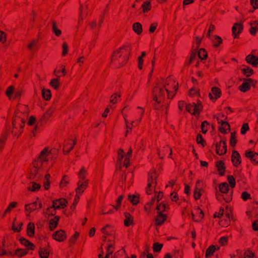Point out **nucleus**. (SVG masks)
I'll use <instances>...</instances> for the list:
<instances>
[{
    "instance_id": "0eeeda50",
    "label": "nucleus",
    "mask_w": 258,
    "mask_h": 258,
    "mask_svg": "<svg viewBox=\"0 0 258 258\" xmlns=\"http://www.w3.org/2000/svg\"><path fill=\"white\" fill-rule=\"evenodd\" d=\"M14 94V98L17 99L20 97L21 95V90L20 89H17L14 91V87L11 86L9 87L6 92L7 95L9 98V99H12V95Z\"/></svg>"
},
{
    "instance_id": "338daca9",
    "label": "nucleus",
    "mask_w": 258,
    "mask_h": 258,
    "mask_svg": "<svg viewBox=\"0 0 258 258\" xmlns=\"http://www.w3.org/2000/svg\"><path fill=\"white\" fill-rule=\"evenodd\" d=\"M252 228L254 230L257 231L258 230V222L254 221L252 223Z\"/></svg>"
},
{
    "instance_id": "aec40b11",
    "label": "nucleus",
    "mask_w": 258,
    "mask_h": 258,
    "mask_svg": "<svg viewBox=\"0 0 258 258\" xmlns=\"http://www.w3.org/2000/svg\"><path fill=\"white\" fill-rule=\"evenodd\" d=\"M37 205V201H35L30 204H27L25 205V210L27 212H32L36 209Z\"/></svg>"
},
{
    "instance_id": "0e129e2a",
    "label": "nucleus",
    "mask_w": 258,
    "mask_h": 258,
    "mask_svg": "<svg viewBox=\"0 0 258 258\" xmlns=\"http://www.w3.org/2000/svg\"><path fill=\"white\" fill-rule=\"evenodd\" d=\"M149 249V247L147 248L146 250L145 251V252L144 253V255H147V258H154L152 254H151V253L147 254L148 252Z\"/></svg>"
},
{
    "instance_id": "7ed1b4c3",
    "label": "nucleus",
    "mask_w": 258,
    "mask_h": 258,
    "mask_svg": "<svg viewBox=\"0 0 258 258\" xmlns=\"http://www.w3.org/2000/svg\"><path fill=\"white\" fill-rule=\"evenodd\" d=\"M51 154V151L48 150V148H45L44 150H43L39 155L38 161L34 163V171L37 173V172L39 169V166L38 165V163L40 162L42 164V163L44 162H47L48 161V156Z\"/></svg>"
},
{
    "instance_id": "680f3d73",
    "label": "nucleus",
    "mask_w": 258,
    "mask_h": 258,
    "mask_svg": "<svg viewBox=\"0 0 258 258\" xmlns=\"http://www.w3.org/2000/svg\"><path fill=\"white\" fill-rule=\"evenodd\" d=\"M186 105H188V104L185 103L183 101H180L178 103V107L180 109H182V108L184 107L186 108Z\"/></svg>"
},
{
    "instance_id": "412c9836",
    "label": "nucleus",
    "mask_w": 258,
    "mask_h": 258,
    "mask_svg": "<svg viewBox=\"0 0 258 258\" xmlns=\"http://www.w3.org/2000/svg\"><path fill=\"white\" fill-rule=\"evenodd\" d=\"M20 241L24 246L27 247H29L31 249H33L34 247V244L31 242L29 241L27 239L21 238L20 239Z\"/></svg>"
},
{
    "instance_id": "09e8293b",
    "label": "nucleus",
    "mask_w": 258,
    "mask_h": 258,
    "mask_svg": "<svg viewBox=\"0 0 258 258\" xmlns=\"http://www.w3.org/2000/svg\"><path fill=\"white\" fill-rule=\"evenodd\" d=\"M249 130V127H248V124L247 123H245L244 124L242 127H241V133L242 134V135H244L245 134V133L247 131H248Z\"/></svg>"
},
{
    "instance_id": "58836bf2",
    "label": "nucleus",
    "mask_w": 258,
    "mask_h": 258,
    "mask_svg": "<svg viewBox=\"0 0 258 258\" xmlns=\"http://www.w3.org/2000/svg\"><path fill=\"white\" fill-rule=\"evenodd\" d=\"M128 200L134 205H136L139 202L138 198L136 196H135L134 195H129L128 196Z\"/></svg>"
},
{
    "instance_id": "a211bd4d",
    "label": "nucleus",
    "mask_w": 258,
    "mask_h": 258,
    "mask_svg": "<svg viewBox=\"0 0 258 258\" xmlns=\"http://www.w3.org/2000/svg\"><path fill=\"white\" fill-rule=\"evenodd\" d=\"M212 94L211 93L209 94V96L211 99H216L217 98L220 97V91L219 89L217 87H213L212 89Z\"/></svg>"
},
{
    "instance_id": "2eb2a0df",
    "label": "nucleus",
    "mask_w": 258,
    "mask_h": 258,
    "mask_svg": "<svg viewBox=\"0 0 258 258\" xmlns=\"http://www.w3.org/2000/svg\"><path fill=\"white\" fill-rule=\"evenodd\" d=\"M245 156L246 157L249 158L251 161L258 164V161L256 160L258 158V154L257 153H253L250 151H247L245 152Z\"/></svg>"
},
{
    "instance_id": "052dcab7",
    "label": "nucleus",
    "mask_w": 258,
    "mask_h": 258,
    "mask_svg": "<svg viewBox=\"0 0 258 258\" xmlns=\"http://www.w3.org/2000/svg\"><path fill=\"white\" fill-rule=\"evenodd\" d=\"M245 258H251L254 256V253L250 250L245 253Z\"/></svg>"
},
{
    "instance_id": "864d4df0",
    "label": "nucleus",
    "mask_w": 258,
    "mask_h": 258,
    "mask_svg": "<svg viewBox=\"0 0 258 258\" xmlns=\"http://www.w3.org/2000/svg\"><path fill=\"white\" fill-rule=\"evenodd\" d=\"M35 122H36L35 118L34 116H31L29 118L28 123L30 125H33L35 124Z\"/></svg>"
},
{
    "instance_id": "7c9ffc66",
    "label": "nucleus",
    "mask_w": 258,
    "mask_h": 258,
    "mask_svg": "<svg viewBox=\"0 0 258 258\" xmlns=\"http://www.w3.org/2000/svg\"><path fill=\"white\" fill-rule=\"evenodd\" d=\"M42 95L43 98L46 100L50 99L51 93L49 90L43 89L42 91Z\"/></svg>"
},
{
    "instance_id": "13d9d810",
    "label": "nucleus",
    "mask_w": 258,
    "mask_h": 258,
    "mask_svg": "<svg viewBox=\"0 0 258 258\" xmlns=\"http://www.w3.org/2000/svg\"><path fill=\"white\" fill-rule=\"evenodd\" d=\"M250 3L254 9L258 8V0H250Z\"/></svg>"
},
{
    "instance_id": "cd10ccee",
    "label": "nucleus",
    "mask_w": 258,
    "mask_h": 258,
    "mask_svg": "<svg viewBox=\"0 0 258 258\" xmlns=\"http://www.w3.org/2000/svg\"><path fill=\"white\" fill-rule=\"evenodd\" d=\"M133 30L138 34L141 33L142 31V26L141 24L138 22L135 23L133 25Z\"/></svg>"
},
{
    "instance_id": "1a4fd4ad",
    "label": "nucleus",
    "mask_w": 258,
    "mask_h": 258,
    "mask_svg": "<svg viewBox=\"0 0 258 258\" xmlns=\"http://www.w3.org/2000/svg\"><path fill=\"white\" fill-rule=\"evenodd\" d=\"M52 237L55 240L60 242L64 240L67 235L63 230H59L55 232L52 234Z\"/></svg>"
},
{
    "instance_id": "37998d69",
    "label": "nucleus",
    "mask_w": 258,
    "mask_h": 258,
    "mask_svg": "<svg viewBox=\"0 0 258 258\" xmlns=\"http://www.w3.org/2000/svg\"><path fill=\"white\" fill-rule=\"evenodd\" d=\"M150 6V2H145L143 3V4L142 5V7L143 9L144 12H146L150 9V8H149Z\"/></svg>"
},
{
    "instance_id": "e2e57ef3",
    "label": "nucleus",
    "mask_w": 258,
    "mask_h": 258,
    "mask_svg": "<svg viewBox=\"0 0 258 258\" xmlns=\"http://www.w3.org/2000/svg\"><path fill=\"white\" fill-rule=\"evenodd\" d=\"M112 246L111 245H109L107 249V253L105 256V258H109V256L112 254V251L110 249V248Z\"/></svg>"
},
{
    "instance_id": "49530a36",
    "label": "nucleus",
    "mask_w": 258,
    "mask_h": 258,
    "mask_svg": "<svg viewBox=\"0 0 258 258\" xmlns=\"http://www.w3.org/2000/svg\"><path fill=\"white\" fill-rule=\"evenodd\" d=\"M26 253H27L26 251H24L21 249H18L16 250L14 254L19 256H22L25 255Z\"/></svg>"
},
{
    "instance_id": "6e6552de",
    "label": "nucleus",
    "mask_w": 258,
    "mask_h": 258,
    "mask_svg": "<svg viewBox=\"0 0 258 258\" xmlns=\"http://www.w3.org/2000/svg\"><path fill=\"white\" fill-rule=\"evenodd\" d=\"M216 152L218 154L221 155L226 153V143L225 141L221 142L220 143H217L216 145Z\"/></svg>"
},
{
    "instance_id": "8fccbe9b",
    "label": "nucleus",
    "mask_w": 258,
    "mask_h": 258,
    "mask_svg": "<svg viewBox=\"0 0 258 258\" xmlns=\"http://www.w3.org/2000/svg\"><path fill=\"white\" fill-rule=\"evenodd\" d=\"M241 198L244 201H246L248 199H250V195L247 192L244 191L241 194Z\"/></svg>"
},
{
    "instance_id": "f03ea898",
    "label": "nucleus",
    "mask_w": 258,
    "mask_h": 258,
    "mask_svg": "<svg viewBox=\"0 0 258 258\" xmlns=\"http://www.w3.org/2000/svg\"><path fill=\"white\" fill-rule=\"evenodd\" d=\"M86 173V170L83 167L78 173L79 177L80 179L82 181V182L80 184L79 183L78 187L76 188V194L78 196L77 199L79 198L78 195L81 194L84 191V189L87 187V182L85 180V175Z\"/></svg>"
},
{
    "instance_id": "ddd939ff",
    "label": "nucleus",
    "mask_w": 258,
    "mask_h": 258,
    "mask_svg": "<svg viewBox=\"0 0 258 258\" xmlns=\"http://www.w3.org/2000/svg\"><path fill=\"white\" fill-rule=\"evenodd\" d=\"M217 118L218 122L221 124V126L220 127V131L223 133H226V131L230 129L229 124L227 122L220 120L218 117Z\"/></svg>"
},
{
    "instance_id": "20e7f679",
    "label": "nucleus",
    "mask_w": 258,
    "mask_h": 258,
    "mask_svg": "<svg viewBox=\"0 0 258 258\" xmlns=\"http://www.w3.org/2000/svg\"><path fill=\"white\" fill-rule=\"evenodd\" d=\"M219 189L220 192L221 193H216V198L217 200L219 201H221V198L224 199L225 201L227 203H228L231 200V198L229 197L228 198L225 197L224 195L221 194H227L229 190V186L228 184L226 182H224L219 185Z\"/></svg>"
},
{
    "instance_id": "f704fd0d",
    "label": "nucleus",
    "mask_w": 258,
    "mask_h": 258,
    "mask_svg": "<svg viewBox=\"0 0 258 258\" xmlns=\"http://www.w3.org/2000/svg\"><path fill=\"white\" fill-rule=\"evenodd\" d=\"M163 247V244L158 242H155L153 244V248L154 252H159Z\"/></svg>"
},
{
    "instance_id": "bb28decb",
    "label": "nucleus",
    "mask_w": 258,
    "mask_h": 258,
    "mask_svg": "<svg viewBox=\"0 0 258 258\" xmlns=\"http://www.w3.org/2000/svg\"><path fill=\"white\" fill-rule=\"evenodd\" d=\"M250 32L252 35H255L256 30H258V21H254L253 23H250Z\"/></svg>"
},
{
    "instance_id": "69168bd1",
    "label": "nucleus",
    "mask_w": 258,
    "mask_h": 258,
    "mask_svg": "<svg viewBox=\"0 0 258 258\" xmlns=\"http://www.w3.org/2000/svg\"><path fill=\"white\" fill-rule=\"evenodd\" d=\"M231 212V209L230 208H229L228 207H226V217L230 219V212Z\"/></svg>"
},
{
    "instance_id": "5fc2aeb1",
    "label": "nucleus",
    "mask_w": 258,
    "mask_h": 258,
    "mask_svg": "<svg viewBox=\"0 0 258 258\" xmlns=\"http://www.w3.org/2000/svg\"><path fill=\"white\" fill-rule=\"evenodd\" d=\"M118 156L119 157V161L120 162V163H121V160L122 159H123V158L124 157V151L122 149H119V151H118Z\"/></svg>"
},
{
    "instance_id": "5701e85b",
    "label": "nucleus",
    "mask_w": 258,
    "mask_h": 258,
    "mask_svg": "<svg viewBox=\"0 0 258 258\" xmlns=\"http://www.w3.org/2000/svg\"><path fill=\"white\" fill-rule=\"evenodd\" d=\"M49 251L44 248H40L39 251V254L41 258H48L49 255Z\"/></svg>"
},
{
    "instance_id": "e433bc0d",
    "label": "nucleus",
    "mask_w": 258,
    "mask_h": 258,
    "mask_svg": "<svg viewBox=\"0 0 258 258\" xmlns=\"http://www.w3.org/2000/svg\"><path fill=\"white\" fill-rule=\"evenodd\" d=\"M40 187V185L35 182H32V186H29L28 187V189L32 191H35L37 190H38Z\"/></svg>"
},
{
    "instance_id": "de8ad7c7",
    "label": "nucleus",
    "mask_w": 258,
    "mask_h": 258,
    "mask_svg": "<svg viewBox=\"0 0 258 258\" xmlns=\"http://www.w3.org/2000/svg\"><path fill=\"white\" fill-rule=\"evenodd\" d=\"M50 177V175L49 174H46L45 177V181L44 182V186L46 189L48 188V186L49 185V183L48 181V179Z\"/></svg>"
},
{
    "instance_id": "ea45409f",
    "label": "nucleus",
    "mask_w": 258,
    "mask_h": 258,
    "mask_svg": "<svg viewBox=\"0 0 258 258\" xmlns=\"http://www.w3.org/2000/svg\"><path fill=\"white\" fill-rule=\"evenodd\" d=\"M243 73L246 76V77H248L250 76L253 73V71L251 69H250L248 68H243L242 70Z\"/></svg>"
},
{
    "instance_id": "dca6fc26",
    "label": "nucleus",
    "mask_w": 258,
    "mask_h": 258,
    "mask_svg": "<svg viewBox=\"0 0 258 258\" xmlns=\"http://www.w3.org/2000/svg\"><path fill=\"white\" fill-rule=\"evenodd\" d=\"M59 217L55 216L53 219H51L49 222V228L50 230H53L58 224Z\"/></svg>"
},
{
    "instance_id": "c85d7f7f",
    "label": "nucleus",
    "mask_w": 258,
    "mask_h": 258,
    "mask_svg": "<svg viewBox=\"0 0 258 258\" xmlns=\"http://www.w3.org/2000/svg\"><path fill=\"white\" fill-rule=\"evenodd\" d=\"M27 232L29 236L32 237L34 234V224L31 223H29L27 227Z\"/></svg>"
},
{
    "instance_id": "a19ab883",
    "label": "nucleus",
    "mask_w": 258,
    "mask_h": 258,
    "mask_svg": "<svg viewBox=\"0 0 258 258\" xmlns=\"http://www.w3.org/2000/svg\"><path fill=\"white\" fill-rule=\"evenodd\" d=\"M201 188H198L197 186L196 187L194 192V197L196 200L199 199L201 196Z\"/></svg>"
},
{
    "instance_id": "79ce46f5",
    "label": "nucleus",
    "mask_w": 258,
    "mask_h": 258,
    "mask_svg": "<svg viewBox=\"0 0 258 258\" xmlns=\"http://www.w3.org/2000/svg\"><path fill=\"white\" fill-rule=\"evenodd\" d=\"M228 180L231 187H234L235 185V179L232 175L228 176Z\"/></svg>"
},
{
    "instance_id": "774afa93",
    "label": "nucleus",
    "mask_w": 258,
    "mask_h": 258,
    "mask_svg": "<svg viewBox=\"0 0 258 258\" xmlns=\"http://www.w3.org/2000/svg\"><path fill=\"white\" fill-rule=\"evenodd\" d=\"M156 26L157 24H151L149 30L150 32L151 33L153 32L156 28Z\"/></svg>"
},
{
    "instance_id": "9d476101",
    "label": "nucleus",
    "mask_w": 258,
    "mask_h": 258,
    "mask_svg": "<svg viewBox=\"0 0 258 258\" xmlns=\"http://www.w3.org/2000/svg\"><path fill=\"white\" fill-rule=\"evenodd\" d=\"M252 82V80L250 79H244L242 85L239 86V89L243 92H246L249 89Z\"/></svg>"
},
{
    "instance_id": "39448f33",
    "label": "nucleus",
    "mask_w": 258,
    "mask_h": 258,
    "mask_svg": "<svg viewBox=\"0 0 258 258\" xmlns=\"http://www.w3.org/2000/svg\"><path fill=\"white\" fill-rule=\"evenodd\" d=\"M186 110L189 113L196 115L197 113H199L201 110V108L199 105L193 103L192 104H188V105H186Z\"/></svg>"
},
{
    "instance_id": "bf43d9fd",
    "label": "nucleus",
    "mask_w": 258,
    "mask_h": 258,
    "mask_svg": "<svg viewBox=\"0 0 258 258\" xmlns=\"http://www.w3.org/2000/svg\"><path fill=\"white\" fill-rule=\"evenodd\" d=\"M197 141L198 144H203L204 142V139L202 138V136L200 134H198L197 137ZM204 146L203 144H202Z\"/></svg>"
},
{
    "instance_id": "473e14b6",
    "label": "nucleus",
    "mask_w": 258,
    "mask_h": 258,
    "mask_svg": "<svg viewBox=\"0 0 258 258\" xmlns=\"http://www.w3.org/2000/svg\"><path fill=\"white\" fill-rule=\"evenodd\" d=\"M162 194L161 193L155 192V196L152 197V202L150 203L151 205L153 204V203L157 200V203L162 199Z\"/></svg>"
},
{
    "instance_id": "4468645a",
    "label": "nucleus",
    "mask_w": 258,
    "mask_h": 258,
    "mask_svg": "<svg viewBox=\"0 0 258 258\" xmlns=\"http://www.w3.org/2000/svg\"><path fill=\"white\" fill-rule=\"evenodd\" d=\"M246 60L248 63L254 67L258 64V57L252 54H249L246 56Z\"/></svg>"
},
{
    "instance_id": "f8f14e48",
    "label": "nucleus",
    "mask_w": 258,
    "mask_h": 258,
    "mask_svg": "<svg viewBox=\"0 0 258 258\" xmlns=\"http://www.w3.org/2000/svg\"><path fill=\"white\" fill-rule=\"evenodd\" d=\"M232 161L234 166H237L241 163L240 154L236 151H233Z\"/></svg>"
},
{
    "instance_id": "423d86ee",
    "label": "nucleus",
    "mask_w": 258,
    "mask_h": 258,
    "mask_svg": "<svg viewBox=\"0 0 258 258\" xmlns=\"http://www.w3.org/2000/svg\"><path fill=\"white\" fill-rule=\"evenodd\" d=\"M67 203L65 199L56 200L53 201L52 208H54L55 210L64 208L66 207Z\"/></svg>"
},
{
    "instance_id": "4d7b16f0",
    "label": "nucleus",
    "mask_w": 258,
    "mask_h": 258,
    "mask_svg": "<svg viewBox=\"0 0 258 258\" xmlns=\"http://www.w3.org/2000/svg\"><path fill=\"white\" fill-rule=\"evenodd\" d=\"M6 40V35L4 32L0 31V42H4Z\"/></svg>"
},
{
    "instance_id": "f3484780",
    "label": "nucleus",
    "mask_w": 258,
    "mask_h": 258,
    "mask_svg": "<svg viewBox=\"0 0 258 258\" xmlns=\"http://www.w3.org/2000/svg\"><path fill=\"white\" fill-rule=\"evenodd\" d=\"M155 178V177L153 175H151L148 179L149 183L146 189V192L148 195H151L152 194L153 190L152 184L154 183Z\"/></svg>"
},
{
    "instance_id": "72a5a7b5",
    "label": "nucleus",
    "mask_w": 258,
    "mask_h": 258,
    "mask_svg": "<svg viewBox=\"0 0 258 258\" xmlns=\"http://www.w3.org/2000/svg\"><path fill=\"white\" fill-rule=\"evenodd\" d=\"M59 80L58 79H52L50 84L55 89H57L59 85Z\"/></svg>"
},
{
    "instance_id": "c9c22d12",
    "label": "nucleus",
    "mask_w": 258,
    "mask_h": 258,
    "mask_svg": "<svg viewBox=\"0 0 258 258\" xmlns=\"http://www.w3.org/2000/svg\"><path fill=\"white\" fill-rule=\"evenodd\" d=\"M75 142H73V144L70 143L68 145H66L63 149V152L64 154H68L74 147Z\"/></svg>"
},
{
    "instance_id": "4be33fe9",
    "label": "nucleus",
    "mask_w": 258,
    "mask_h": 258,
    "mask_svg": "<svg viewBox=\"0 0 258 258\" xmlns=\"http://www.w3.org/2000/svg\"><path fill=\"white\" fill-rule=\"evenodd\" d=\"M216 250V248L213 245H211L206 250L205 256L206 258H208L209 256L212 255L214 252Z\"/></svg>"
},
{
    "instance_id": "a18cd8bd",
    "label": "nucleus",
    "mask_w": 258,
    "mask_h": 258,
    "mask_svg": "<svg viewBox=\"0 0 258 258\" xmlns=\"http://www.w3.org/2000/svg\"><path fill=\"white\" fill-rule=\"evenodd\" d=\"M230 143L231 145L232 146H234L236 143V141L235 139V134L234 133H232L231 134V139Z\"/></svg>"
},
{
    "instance_id": "2f4dec72",
    "label": "nucleus",
    "mask_w": 258,
    "mask_h": 258,
    "mask_svg": "<svg viewBox=\"0 0 258 258\" xmlns=\"http://www.w3.org/2000/svg\"><path fill=\"white\" fill-rule=\"evenodd\" d=\"M166 205L164 203H160L156 207L157 213H162L166 210Z\"/></svg>"
},
{
    "instance_id": "393cba45",
    "label": "nucleus",
    "mask_w": 258,
    "mask_h": 258,
    "mask_svg": "<svg viewBox=\"0 0 258 258\" xmlns=\"http://www.w3.org/2000/svg\"><path fill=\"white\" fill-rule=\"evenodd\" d=\"M216 166L218 168L219 174L221 175H223L225 171V167L224 166L223 162L222 161L217 162Z\"/></svg>"
},
{
    "instance_id": "9b49d317",
    "label": "nucleus",
    "mask_w": 258,
    "mask_h": 258,
    "mask_svg": "<svg viewBox=\"0 0 258 258\" xmlns=\"http://www.w3.org/2000/svg\"><path fill=\"white\" fill-rule=\"evenodd\" d=\"M157 216L155 218L156 225H160L162 224L166 219V215L162 213H157Z\"/></svg>"
},
{
    "instance_id": "c03bdc74",
    "label": "nucleus",
    "mask_w": 258,
    "mask_h": 258,
    "mask_svg": "<svg viewBox=\"0 0 258 258\" xmlns=\"http://www.w3.org/2000/svg\"><path fill=\"white\" fill-rule=\"evenodd\" d=\"M8 254L9 255H13V253L11 251H7L3 248H0V256Z\"/></svg>"
},
{
    "instance_id": "603ef678",
    "label": "nucleus",
    "mask_w": 258,
    "mask_h": 258,
    "mask_svg": "<svg viewBox=\"0 0 258 258\" xmlns=\"http://www.w3.org/2000/svg\"><path fill=\"white\" fill-rule=\"evenodd\" d=\"M209 125V123L206 121H204L202 123L201 128H202V131L203 133H204V134L206 133V132L207 131V129H205V126H207V125Z\"/></svg>"
},
{
    "instance_id": "c756f323",
    "label": "nucleus",
    "mask_w": 258,
    "mask_h": 258,
    "mask_svg": "<svg viewBox=\"0 0 258 258\" xmlns=\"http://www.w3.org/2000/svg\"><path fill=\"white\" fill-rule=\"evenodd\" d=\"M51 27H52V31L54 33V34L57 36H59L61 34V31L59 29L57 28L56 23L55 22L53 21L52 22Z\"/></svg>"
},
{
    "instance_id": "6ab92c4d",
    "label": "nucleus",
    "mask_w": 258,
    "mask_h": 258,
    "mask_svg": "<svg viewBox=\"0 0 258 258\" xmlns=\"http://www.w3.org/2000/svg\"><path fill=\"white\" fill-rule=\"evenodd\" d=\"M242 29V26L239 24H235L232 27V33L235 38L237 37L238 33L240 32Z\"/></svg>"
},
{
    "instance_id": "3c124183",
    "label": "nucleus",
    "mask_w": 258,
    "mask_h": 258,
    "mask_svg": "<svg viewBox=\"0 0 258 258\" xmlns=\"http://www.w3.org/2000/svg\"><path fill=\"white\" fill-rule=\"evenodd\" d=\"M62 55H65L68 53V46L66 43H63L62 46Z\"/></svg>"
},
{
    "instance_id": "a878e982",
    "label": "nucleus",
    "mask_w": 258,
    "mask_h": 258,
    "mask_svg": "<svg viewBox=\"0 0 258 258\" xmlns=\"http://www.w3.org/2000/svg\"><path fill=\"white\" fill-rule=\"evenodd\" d=\"M211 41L215 47H218L222 42V39L217 35H213V38H211Z\"/></svg>"
},
{
    "instance_id": "f257e3e1",
    "label": "nucleus",
    "mask_w": 258,
    "mask_h": 258,
    "mask_svg": "<svg viewBox=\"0 0 258 258\" xmlns=\"http://www.w3.org/2000/svg\"><path fill=\"white\" fill-rule=\"evenodd\" d=\"M167 93L168 98H172L174 94L171 95L168 91V89L165 87H161L157 85L153 90V98L155 103L154 104V108L157 110L160 109L161 107L158 105L161 102L164 98L165 93Z\"/></svg>"
},
{
    "instance_id": "4c0bfd02",
    "label": "nucleus",
    "mask_w": 258,
    "mask_h": 258,
    "mask_svg": "<svg viewBox=\"0 0 258 258\" xmlns=\"http://www.w3.org/2000/svg\"><path fill=\"white\" fill-rule=\"evenodd\" d=\"M199 57L201 59H205L207 54L204 49H201L198 52Z\"/></svg>"
},
{
    "instance_id": "6e6d98bb",
    "label": "nucleus",
    "mask_w": 258,
    "mask_h": 258,
    "mask_svg": "<svg viewBox=\"0 0 258 258\" xmlns=\"http://www.w3.org/2000/svg\"><path fill=\"white\" fill-rule=\"evenodd\" d=\"M120 97V95H117V94H114L111 96V98L110 99V102L112 103H115L116 102V99Z\"/></svg>"
},
{
    "instance_id": "b1692460",
    "label": "nucleus",
    "mask_w": 258,
    "mask_h": 258,
    "mask_svg": "<svg viewBox=\"0 0 258 258\" xmlns=\"http://www.w3.org/2000/svg\"><path fill=\"white\" fill-rule=\"evenodd\" d=\"M124 216H125V219L124 221V225L126 226H128L133 222V218L131 216V215L127 213H125Z\"/></svg>"
}]
</instances>
